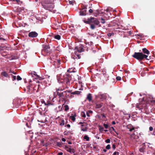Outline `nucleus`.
<instances>
[{"label": "nucleus", "mask_w": 155, "mask_h": 155, "mask_svg": "<svg viewBox=\"0 0 155 155\" xmlns=\"http://www.w3.org/2000/svg\"><path fill=\"white\" fill-rule=\"evenodd\" d=\"M14 2H16L17 3H19L20 2V0H12Z\"/></svg>", "instance_id": "obj_50"}, {"label": "nucleus", "mask_w": 155, "mask_h": 155, "mask_svg": "<svg viewBox=\"0 0 155 155\" xmlns=\"http://www.w3.org/2000/svg\"><path fill=\"white\" fill-rule=\"evenodd\" d=\"M67 151L71 153H75V151L73 148H69L67 150Z\"/></svg>", "instance_id": "obj_20"}, {"label": "nucleus", "mask_w": 155, "mask_h": 155, "mask_svg": "<svg viewBox=\"0 0 155 155\" xmlns=\"http://www.w3.org/2000/svg\"><path fill=\"white\" fill-rule=\"evenodd\" d=\"M105 141L107 143H109L110 142V139H107L105 140Z\"/></svg>", "instance_id": "obj_40"}, {"label": "nucleus", "mask_w": 155, "mask_h": 155, "mask_svg": "<svg viewBox=\"0 0 155 155\" xmlns=\"http://www.w3.org/2000/svg\"><path fill=\"white\" fill-rule=\"evenodd\" d=\"M38 34L35 31H31L28 34V36L31 38H35L37 36Z\"/></svg>", "instance_id": "obj_10"}, {"label": "nucleus", "mask_w": 155, "mask_h": 155, "mask_svg": "<svg viewBox=\"0 0 155 155\" xmlns=\"http://www.w3.org/2000/svg\"><path fill=\"white\" fill-rule=\"evenodd\" d=\"M81 93V91H75L74 92H72L71 91V92H70V93L71 94V96H72V94H80V93Z\"/></svg>", "instance_id": "obj_18"}, {"label": "nucleus", "mask_w": 155, "mask_h": 155, "mask_svg": "<svg viewBox=\"0 0 155 155\" xmlns=\"http://www.w3.org/2000/svg\"><path fill=\"white\" fill-rule=\"evenodd\" d=\"M56 91H62L63 90L62 89V88L60 89L59 88H56Z\"/></svg>", "instance_id": "obj_44"}, {"label": "nucleus", "mask_w": 155, "mask_h": 155, "mask_svg": "<svg viewBox=\"0 0 155 155\" xmlns=\"http://www.w3.org/2000/svg\"><path fill=\"white\" fill-rule=\"evenodd\" d=\"M116 79L117 80L120 81L121 80V78L120 76H117L116 77Z\"/></svg>", "instance_id": "obj_38"}, {"label": "nucleus", "mask_w": 155, "mask_h": 155, "mask_svg": "<svg viewBox=\"0 0 155 155\" xmlns=\"http://www.w3.org/2000/svg\"><path fill=\"white\" fill-rule=\"evenodd\" d=\"M128 155H134V153L133 152H130L128 154Z\"/></svg>", "instance_id": "obj_58"}, {"label": "nucleus", "mask_w": 155, "mask_h": 155, "mask_svg": "<svg viewBox=\"0 0 155 155\" xmlns=\"http://www.w3.org/2000/svg\"><path fill=\"white\" fill-rule=\"evenodd\" d=\"M63 154V153L61 152H60L58 153V155H62Z\"/></svg>", "instance_id": "obj_54"}, {"label": "nucleus", "mask_w": 155, "mask_h": 155, "mask_svg": "<svg viewBox=\"0 0 155 155\" xmlns=\"http://www.w3.org/2000/svg\"><path fill=\"white\" fill-rule=\"evenodd\" d=\"M56 95L59 96V97H61L62 92H59V91H56Z\"/></svg>", "instance_id": "obj_25"}, {"label": "nucleus", "mask_w": 155, "mask_h": 155, "mask_svg": "<svg viewBox=\"0 0 155 155\" xmlns=\"http://www.w3.org/2000/svg\"><path fill=\"white\" fill-rule=\"evenodd\" d=\"M153 127H149V130L150 131H152L153 130Z\"/></svg>", "instance_id": "obj_47"}, {"label": "nucleus", "mask_w": 155, "mask_h": 155, "mask_svg": "<svg viewBox=\"0 0 155 155\" xmlns=\"http://www.w3.org/2000/svg\"><path fill=\"white\" fill-rule=\"evenodd\" d=\"M145 147L144 145L143 146H142L139 149V150L141 153H143L145 152Z\"/></svg>", "instance_id": "obj_21"}, {"label": "nucleus", "mask_w": 155, "mask_h": 155, "mask_svg": "<svg viewBox=\"0 0 155 155\" xmlns=\"http://www.w3.org/2000/svg\"><path fill=\"white\" fill-rule=\"evenodd\" d=\"M146 101H147V103L149 104V106L150 104L153 105L155 104V100L152 99H151L150 98H147L146 100Z\"/></svg>", "instance_id": "obj_11"}, {"label": "nucleus", "mask_w": 155, "mask_h": 155, "mask_svg": "<svg viewBox=\"0 0 155 155\" xmlns=\"http://www.w3.org/2000/svg\"><path fill=\"white\" fill-rule=\"evenodd\" d=\"M142 51L143 52L147 54H150V52L147 50L146 48H144L142 49Z\"/></svg>", "instance_id": "obj_19"}, {"label": "nucleus", "mask_w": 155, "mask_h": 155, "mask_svg": "<svg viewBox=\"0 0 155 155\" xmlns=\"http://www.w3.org/2000/svg\"><path fill=\"white\" fill-rule=\"evenodd\" d=\"M74 1H70L69 2V3L71 5H73V3H74Z\"/></svg>", "instance_id": "obj_46"}, {"label": "nucleus", "mask_w": 155, "mask_h": 155, "mask_svg": "<svg viewBox=\"0 0 155 155\" xmlns=\"http://www.w3.org/2000/svg\"><path fill=\"white\" fill-rule=\"evenodd\" d=\"M104 104L102 102H97L95 104V107L96 109H98L103 106L104 108Z\"/></svg>", "instance_id": "obj_12"}, {"label": "nucleus", "mask_w": 155, "mask_h": 155, "mask_svg": "<svg viewBox=\"0 0 155 155\" xmlns=\"http://www.w3.org/2000/svg\"><path fill=\"white\" fill-rule=\"evenodd\" d=\"M81 130L82 131H87V129L86 127L85 128H83L81 129Z\"/></svg>", "instance_id": "obj_43"}, {"label": "nucleus", "mask_w": 155, "mask_h": 155, "mask_svg": "<svg viewBox=\"0 0 155 155\" xmlns=\"http://www.w3.org/2000/svg\"><path fill=\"white\" fill-rule=\"evenodd\" d=\"M104 128L101 126H99V130L100 132H102L103 131Z\"/></svg>", "instance_id": "obj_33"}, {"label": "nucleus", "mask_w": 155, "mask_h": 155, "mask_svg": "<svg viewBox=\"0 0 155 155\" xmlns=\"http://www.w3.org/2000/svg\"><path fill=\"white\" fill-rule=\"evenodd\" d=\"M56 0H45V4H53L54 3V2Z\"/></svg>", "instance_id": "obj_16"}, {"label": "nucleus", "mask_w": 155, "mask_h": 155, "mask_svg": "<svg viewBox=\"0 0 155 155\" xmlns=\"http://www.w3.org/2000/svg\"><path fill=\"white\" fill-rule=\"evenodd\" d=\"M93 12V10L92 9H90L89 10V12L90 13H92Z\"/></svg>", "instance_id": "obj_55"}, {"label": "nucleus", "mask_w": 155, "mask_h": 155, "mask_svg": "<svg viewBox=\"0 0 155 155\" xmlns=\"http://www.w3.org/2000/svg\"><path fill=\"white\" fill-rule=\"evenodd\" d=\"M99 98L102 100H105L107 97L106 94H102L99 96Z\"/></svg>", "instance_id": "obj_15"}, {"label": "nucleus", "mask_w": 155, "mask_h": 155, "mask_svg": "<svg viewBox=\"0 0 155 155\" xmlns=\"http://www.w3.org/2000/svg\"><path fill=\"white\" fill-rule=\"evenodd\" d=\"M83 21L84 23L90 25V28L92 30L94 29L95 28V26L98 25L100 23L99 21L96 18L92 17L88 18L87 20H84Z\"/></svg>", "instance_id": "obj_1"}, {"label": "nucleus", "mask_w": 155, "mask_h": 155, "mask_svg": "<svg viewBox=\"0 0 155 155\" xmlns=\"http://www.w3.org/2000/svg\"><path fill=\"white\" fill-rule=\"evenodd\" d=\"M86 99L89 102L91 101L92 100V96L91 94L90 93L88 94L87 95Z\"/></svg>", "instance_id": "obj_17"}, {"label": "nucleus", "mask_w": 155, "mask_h": 155, "mask_svg": "<svg viewBox=\"0 0 155 155\" xmlns=\"http://www.w3.org/2000/svg\"><path fill=\"white\" fill-rule=\"evenodd\" d=\"M112 147L113 150H115L116 148L115 145L114 144H113L112 145Z\"/></svg>", "instance_id": "obj_48"}, {"label": "nucleus", "mask_w": 155, "mask_h": 155, "mask_svg": "<svg viewBox=\"0 0 155 155\" xmlns=\"http://www.w3.org/2000/svg\"><path fill=\"white\" fill-rule=\"evenodd\" d=\"M55 63H58V64H60V61L58 60H57L56 61H55Z\"/></svg>", "instance_id": "obj_49"}, {"label": "nucleus", "mask_w": 155, "mask_h": 155, "mask_svg": "<svg viewBox=\"0 0 155 155\" xmlns=\"http://www.w3.org/2000/svg\"><path fill=\"white\" fill-rule=\"evenodd\" d=\"M83 47V46L82 45H79L75 47L74 50H77L79 53H81L84 51V50Z\"/></svg>", "instance_id": "obj_7"}, {"label": "nucleus", "mask_w": 155, "mask_h": 155, "mask_svg": "<svg viewBox=\"0 0 155 155\" xmlns=\"http://www.w3.org/2000/svg\"><path fill=\"white\" fill-rule=\"evenodd\" d=\"M72 90H67L62 92L61 98L64 99L65 97L67 98L69 96V93L72 91Z\"/></svg>", "instance_id": "obj_6"}, {"label": "nucleus", "mask_w": 155, "mask_h": 155, "mask_svg": "<svg viewBox=\"0 0 155 155\" xmlns=\"http://www.w3.org/2000/svg\"><path fill=\"white\" fill-rule=\"evenodd\" d=\"M127 33H128L130 35H131V34L132 33L131 31H128Z\"/></svg>", "instance_id": "obj_60"}, {"label": "nucleus", "mask_w": 155, "mask_h": 155, "mask_svg": "<svg viewBox=\"0 0 155 155\" xmlns=\"http://www.w3.org/2000/svg\"><path fill=\"white\" fill-rule=\"evenodd\" d=\"M0 40H3V41H5V39H4L3 38L1 37L0 36Z\"/></svg>", "instance_id": "obj_62"}, {"label": "nucleus", "mask_w": 155, "mask_h": 155, "mask_svg": "<svg viewBox=\"0 0 155 155\" xmlns=\"http://www.w3.org/2000/svg\"><path fill=\"white\" fill-rule=\"evenodd\" d=\"M110 144L107 145L106 147V148L107 149L109 150L110 148Z\"/></svg>", "instance_id": "obj_36"}, {"label": "nucleus", "mask_w": 155, "mask_h": 155, "mask_svg": "<svg viewBox=\"0 0 155 155\" xmlns=\"http://www.w3.org/2000/svg\"><path fill=\"white\" fill-rule=\"evenodd\" d=\"M119 153L117 151H115L113 153V155H116L117 154H119Z\"/></svg>", "instance_id": "obj_45"}, {"label": "nucleus", "mask_w": 155, "mask_h": 155, "mask_svg": "<svg viewBox=\"0 0 155 155\" xmlns=\"http://www.w3.org/2000/svg\"><path fill=\"white\" fill-rule=\"evenodd\" d=\"M132 56L139 61H142L144 58L148 60H149V59L147 58L148 56L143 54L142 52H135Z\"/></svg>", "instance_id": "obj_4"}, {"label": "nucleus", "mask_w": 155, "mask_h": 155, "mask_svg": "<svg viewBox=\"0 0 155 155\" xmlns=\"http://www.w3.org/2000/svg\"><path fill=\"white\" fill-rule=\"evenodd\" d=\"M110 130H113V131H114V132H115L117 134H118V133H117V132H116V131H115V129H114V127H111V128L110 129Z\"/></svg>", "instance_id": "obj_41"}, {"label": "nucleus", "mask_w": 155, "mask_h": 155, "mask_svg": "<svg viewBox=\"0 0 155 155\" xmlns=\"http://www.w3.org/2000/svg\"><path fill=\"white\" fill-rule=\"evenodd\" d=\"M70 69V68H69V69L68 70V71H67V72H68V73H71L72 72H74V71L73 70H72L71 71V69Z\"/></svg>", "instance_id": "obj_39"}, {"label": "nucleus", "mask_w": 155, "mask_h": 155, "mask_svg": "<svg viewBox=\"0 0 155 155\" xmlns=\"http://www.w3.org/2000/svg\"><path fill=\"white\" fill-rule=\"evenodd\" d=\"M32 85L30 84L29 85L27 86V88L28 89V90H30V88H32V87H31Z\"/></svg>", "instance_id": "obj_35"}, {"label": "nucleus", "mask_w": 155, "mask_h": 155, "mask_svg": "<svg viewBox=\"0 0 155 155\" xmlns=\"http://www.w3.org/2000/svg\"><path fill=\"white\" fill-rule=\"evenodd\" d=\"M38 89L37 90V91H36V92H38V89L39 88V87H40V85H39V84H38Z\"/></svg>", "instance_id": "obj_61"}, {"label": "nucleus", "mask_w": 155, "mask_h": 155, "mask_svg": "<svg viewBox=\"0 0 155 155\" xmlns=\"http://www.w3.org/2000/svg\"><path fill=\"white\" fill-rule=\"evenodd\" d=\"M46 5L45 6L44 8L48 10H51L54 7V5L53 4H46Z\"/></svg>", "instance_id": "obj_8"}, {"label": "nucleus", "mask_w": 155, "mask_h": 155, "mask_svg": "<svg viewBox=\"0 0 155 155\" xmlns=\"http://www.w3.org/2000/svg\"><path fill=\"white\" fill-rule=\"evenodd\" d=\"M88 113L90 114H92L93 113V111L91 110H89L88 111Z\"/></svg>", "instance_id": "obj_56"}, {"label": "nucleus", "mask_w": 155, "mask_h": 155, "mask_svg": "<svg viewBox=\"0 0 155 155\" xmlns=\"http://www.w3.org/2000/svg\"><path fill=\"white\" fill-rule=\"evenodd\" d=\"M111 35H112V34L111 33H108L107 34V35L108 37H110L111 36Z\"/></svg>", "instance_id": "obj_52"}, {"label": "nucleus", "mask_w": 155, "mask_h": 155, "mask_svg": "<svg viewBox=\"0 0 155 155\" xmlns=\"http://www.w3.org/2000/svg\"><path fill=\"white\" fill-rule=\"evenodd\" d=\"M39 79V80H42L44 79V78H41L37 74H34Z\"/></svg>", "instance_id": "obj_27"}, {"label": "nucleus", "mask_w": 155, "mask_h": 155, "mask_svg": "<svg viewBox=\"0 0 155 155\" xmlns=\"http://www.w3.org/2000/svg\"><path fill=\"white\" fill-rule=\"evenodd\" d=\"M84 139H85L87 141H89V138L87 135H85L84 136Z\"/></svg>", "instance_id": "obj_28"}, {"label": "nucleus", "mask_w": 155, "mask_h": 155, "mask_svg": "<svg viewBox=\"0 0 155 155\" xmlns=\"http://www.w3.org/2000/svg\"><path fill=\"white\" fill-rule=\"evenodd\" d=\"M16 79V76H15L12 75V80L13 81H14Z\"/></svg>", "instance_id": "obj_42"}, {"label": "nucleus", "mask_w": 155, "mask_h": 155, "mask_svg": "<svg viewBox=\"0 0 155 155\" xmlns=\"http://www.w3.org/2000/svg\"><path fill=\"white\" fill-rule=\"evenodd\" d=\"M66 126L67 127H68V128H69L70 127V125L69 124H68L66 125Z\"/></svg>", "instance_id": "obj_63"}, {"label": "nucleus", "mask_w": 155, "mask_h": 155, "mask_svg": "<svg viewBox=\"0 0 155 155\" xmlns=\"http://www.w3.org/2000/svg\"><path fill=\"white\" fill-rule=\"evenodd\" d=\"M84 8L82 9V10L79 12L80 15L81 16L85 15H86L87 9L86 7L84 6Z\"/></svg>", "instance_id": "obj_9"}, {"label": "nucleus", "mask_w": 155, "mask_h": 155, "mask_svg": "<svg viewBox=\"0 0 155 155\" xmlns=\"http://www.w3.org/2000/svg\"><path fill=\"white\" fill-rule=\"evenodd\" d=\"M76 117V115L75 114L74 116H71L70 117L73 121H74L75 120Z\"/></svg>", "instance_id": "obj_23"}, {"label": "nucleus", "mask_w": 155, "mask_h": 155, "mask_svg": "<svg viewBox=\"0 0 155 155\" xmlns=\"http://www.w3.org/2000/svg\"><path fill=\"white\" fill-rule=\"evenodd\" d=\"M62 143L61 142H57V145L58 146L61 147L62 145Z\"/></svg>", "instance_id": "obj_30"}, {"label": "nucleus", "mask_w": 155, "mask_h": 155, "mask_svg": "<svg viewBox=\"0 0 155 155\" xmlns=\"http://www.w3.org/2000/svg\"><path fill=\"white\" fill-rule=\"evenodd\" d=\"M71 79V75L69 74L66 73L60 80V82L65 84L66 88H68L70 85V82Z\"/></svg>", "instance_id": "obj_2"}, {"label": "nucleus", "mask_w": 155, "mask_h": 155, "mask_svg": "<svg viewBox=\"0 0 155 155\" xmlns=\"http://www.w3.org/2000/svg\"><path fill=\"white\" fill-rule=\"evenodd\" d=\"M17 79L18 81L21 80L22 79V78L19 75L17 76Z\"/></svg>", "instance_id": "obj_37"}, {"label": "nucleus", "mask_w": 155, "mask_h": 155, "mask_svg": "<svg viewBox=\"0 0 155 155\" xmlns=\"http://www.w3.org/2000/svg\"><path fill=\"white\" fill-rule=\"evenodd\" d=\"M101 116H102V117L103 118V117H106V116H105V115L104 114H101Z\"/></svg>", "instance_id": "obj_57"}, {"label": "nucleus", "mask_w": 155, "mask_h": 155, "mask_svg": "<svg viewBox=\"0 0 155 155\" xmlns=\"http://www.w3.org/2000/svg\"><path fill=\"white\" fill-rule=\"evenodd\" d=\"M86 114L87 116V117H89L90 116L89 114V113H88V111L86 112Z\"/></svg>", "instance_id": "obj_53"}, {"label": "nucleus", "mask_w": 155, "mask_h": 155, "mask_svg": "<svg viewBox=\"0 0 155 155\" xmlns=\"http://www.w3.org/2000/svg\"><path fill=\"white\" fill-rule=\"evenodd\" d=\"M103 126L106 129H107L109 127L108 125L107 124H104Z\"/></svg>", "instance_id": "obj_34"}, {"label": "nucleus", "mask_w": 155, "mask_h": 155, "mask_svg": "<svg viewBox=\"0 0 155 155\" xmlns=\"http://www.w3.org/2000/svg\"><path fill=\"white\" fill-rule=\"evenodd\" d=\"M55 39L59 40L61 39V36L58 35H55L54 36Z\"/></svg>", "instance_id": "obj_24"}, {"label": "nucleus", "mask_w": 155, "mask_h": 155, "mask_svg": "<svg viewBox=\"0 0 155 155\" xmlns=\"http://www.w3.org/2000/svg\"><path fill=\"white\" fill-rule=\"evenodd\" d=\"M81 115L82 117H86V114L84 112H81Z\"/></svg>", "instance_id": "obj_32"}, {"label": "nucleus", "mask_w": 155, "mask_h": 155, "mask_svg": "<svg viewBox=\"0 0 155 155\" xmlns=\"http://www.w3.org/2000/svg\"><path fill=\"white\" fill-rule=\"evenodd\" d=\"M42 47L43 49L41 51L42 54L45 55L49 54L50 52V47L49 45L43 44L42 45Z\"/></svg>", "instance_id": "obj_5"}, {"label": "nucleus", "mask_w": 155, "mask_h": 155, "mask_svg": "<svg viewBox=\"0 0 155 155\" xmlns=\"http://www.w3.org/2000/svg\"><path fill=\"white\" fill-rule=\"evenodd\" d=\"M61 140L63 142H65L66 141V139L64 138H62Z\"/></svg>", "instance_id": "obj_59"}, {"label": "nucleus", "mask_w": 155, "mask_h": 155, "mask_svg": "<svg viewBox=\"0 0 155 155\" xmlns=\"http://www.w3.org/2000/svg\"><path fill=\"white\" fill-rule=\"evenodd\" d=\"M127 129H129L130 131H132L135 129V127L131 124H129L127 125Z\"/></svg>", "instance_id": "obj_13"}, {"label": "nucleus", "mask_w": 155, "mask_h": 155, "mask_svg": "<svg viewBox=\"0 0 155 155\" xmlns=\"http://www.w3.org/2000/svg\"><path fill=\"white\" fill-rule=\"evenodd\" d=\"M101 22L102 24H104L105 23V19L101 17Z\"/></svg>", "instance_id": "obj_31"}, {"label": "nucleus", "mask_w": 155, "mask_h": 155, "mask_svg": "<svg viewBox=\"0 0 155 155\" xmlns=\"http://www.w3.org/2000/svg\"><path fill=\"white\" fill-rule=\"evenodd\" d=\"M112 124H116V123L114 121H113L112 122Z\"/></svg>", "instance_id": "obj_64"}, {"label": "nucleus", "mask_w": 155, "mask_h": 155, "mask_svg": "<svg viewBox=\"0 0 155 155\" xmlns=\"http://www.w3.org/2000/svg\"><path fill=\"white\" fill-rule=\"evenodd\" d=\"M149 104L147 103V101H143L139 104L136 105L137 108L140 110L141 112H146L147 111Z\"/></svg>", "instance_id": "obj_3"}, {"label": "nucleus", "mask_w": 155, "mask_h": 155, "mask_svg": "<svg viewBox=\"0 0 155 155\" xmlns=\"http://www.w3.org/2000/svg\"><path fill=\"white\" fill-rule=\"evenodd\" d=\"M64 110L65 111H67L69 110V107L68 105H65L64 106Z\"/></svg>", "instance_id": "obj_29"}, {"label": "nucleus", "mask_w": 155, "mask_h": 155, "mask_svg": "<svg viewBox=\"0 0 155 155\" xmlns=\"http://www.w3.org/2000/svg\"><path fill=\"white\" fill-rule=\"evenodd\" d=\"M1 76H3L5 78H7L9 76L7 72L5 71H3L1 73Z\"/></svg>", "instance_id": "obj_14"}, {"label": "nucleus", "mask_w": 155, "mask_h": 155, "mask_svg": "<svg viewBox=\"0 0 155 155\" xmlns=\"http://www.w3.org/2000/svg\"><path fill=\"white\" fill-rule=\"evenodd\" d=\"M64 149H65L66 150L67 149H68V147L67 146H65L64 148Z\"/></svg>", "instance_id": "obj_51"}, {"label": "nucleus", "mask_w": 155, "mask_h": 155, "mask_svg": "<svg viewBox=\"0 0 155 155\" xmlns=\"http://www.w3.org/2000/svg\"><path fill=\"white\" fill-rule=\"evenodd\" d=\"M64 120H61V121L60 122V125L61 126H63L64 125Z\"/></svg>", "instance_id": "obj_26"}, {"label": "nucleus", "mask_w": 155, "mask_h": 155, "mask_svg": "<svg viewBox=\"0 0 155 155\" xmlns=\"http://www.w3.org/2000/svg\"><path fill=\"white\" fill-rule=\"evenodd\" d=\"M79 52H78L77 50H76L74 51V54L76 55L77 57H78V59H80L81 58V56L79 54H78Z\"/></svg>", "instance_id": "obj_22"}]
</instances>
